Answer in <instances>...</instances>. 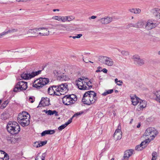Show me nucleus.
I'll return each instance as SVG.
<instances>
[{
  "mask_svg": "<svg viewBox=\"0 0 160 160\" xmlns=\"http://www.w3.org/2000/svg\"><path fill=\"white\" fill-rule=\"evenodd\" d=\"M30 116L26 112L19 113L18 117V122L23 127L28 126L30 124Z\"/></svg>",
  "mask_w": 160,
  "mask_h": 160,
  "instance_id": "f257e3e1",
  "label": "nucleus"
},
{
  "mask_svg": "<svg viewBox=\"0 0 160 160\" xmlns=\"http://www.w3.org/2000/svg\"><path fill=\"white\" fill-rule=\"evenodd\" d=\"M7 129L12 134L18 133L20 129L19 125L15 122H9L7 125Z\"/></svg>",
  "mask_w": 160,
  "mask_h": 160,
  "instance_id": "f03ea898",
  "label": "nucleus"
},
{
  "mask_svg": "<svg viewBox=\"0 0 160 160\" xmlns=\"http://www.w3.org/2000/svg\"><path fill=\"white\" fill-rule=\"evenodd\" d=\"M49 82L48 78H40L36 79L33 83L32 86L37 89H40Z\"/></svg>",
  "mask_w": 160,
  "mask_h": 160,
  "instance_id": "7ed1b4c3",
  "label": "nucleus"
},
{
  "mask_svg": "<svg viewBox=\"0 0 160 160\" xmlns=\"http://www.w3.org/2000/svg\"><path fill=\"white\" fill-rule=\"evenodd\" d=\"M158 134V132L153 128L149 127L147 128L144 133V137H148L151 140L154 139Z\"/></svg>",
  "mask_w": 160,
  "mask_h": 160,
  "instance_id": "20e7f679",
  "label": "nucleus"
},
{
  "mask_svg": "<svg viewBox=\"0 0 160 160\" xmlns=\"http://www.w3.org/2000/svg\"><path fill=\"white\" fill-rule=\"evenodd\" d=\"M55 87V90H57L56 95L60 96L61 95H64L67 92L68 90V85L67 83H62L60 84L56 85Z\"/></svg>",
  "mask_w": 160,
  "mask_h": 160,
  "instance_id": "39448f33",
  "label": "nucleus"
},
{
  "mask_svg": "<svg viewBox=\"0 0 160 160\" xmlns=\"http://www.w3.org/2000/svg\"><path fill=\"white\" fill-rule=\"evenodd\" d=\"M98 59L100 62L108 66H112L114 63L113 60L109 57L99 56Z\"/></svg>",
  "mask_w": 160,
  "mask_h": 160,
  "instance_id": "423d86ee",
  "label": "nucleus"
},
{
  "mask_svg": "<svg viewBox=\"0 0 160 160\" xmlns=\"http://www.w3.org/2000/svg\"><path fill=\"white\" fill-rule=\"evenodd\" d=\"M41 72L42 70H38L36 72H33L29 73L26 71L21 74V77L24 79H29L41 73Z\"/></svg>",
  "mask_w": 160,
  "mask_h": 160,
  "instance_id": "0eeeda50",
  "label": "nucleus"
},
{
  "mask_svg": "<svg viewBox=\"0 0 160 160\" xmlns=\"http://www.w3.org/2000/svg\"><path fill=\"white\" fill-rule=\"evenodd\" d=\"M27 82L24 81H20L15 85L13 90L14 92H17L25 90L27 88Z\"/></svg>",
  "mask_w": 160,
  "mask_h": 160,
  "instance_id": "6e6552de",
  "label": "nucleus"
},
{
  "mask_svg": "<svg viewBox=\"0 0 160 160\" xmlns=\"http://www.w3.org/2000/svg\"><path fill=\"white\" fill-rule=\"evenodd\" d=\"M158 25L156 21L149 20L147 22L145 28L147 30H149L155 28Z\"/></svg>",
  "mask_w": 160,
  "mask_h": 160,
  "instance_id": "1a4fd4ad",
  "label": "nucleus"
},
{
  "mask_svg": "<svg viewBox=\"0 0 160 160\" xmlns=\"http://www.w3.org/2000/svg\"><path fill=\"white\" fill-rule=\"evenodd\" d=\"M76 83L79 89L82 90L87 89L86 86V82L84 79L79 78L78 81H76Z\"/></svg>",
  "mask_w": 160,
  "mask_h": 160,
  "instance_id": "9d476101",
  "label": "nucleus"
},
{
  "mask_svg": "<svg viewBox=\"0 0 160 160\" xmlns=\"http://www.w3.org/2000/svg\"><path fill=\"white\" fill-rule=\"evenodd\" d=\"M88 93L89 98L91 101V104L94 103L97 99V97L96 96V93L94 91H88Z\"/></svg>",
  "mask_w": 160,
  "mask_h": 160,
  "instance_id": "9b49d317",
  "label": "nucleus"
},
{
  "mask_svg": "<svg viewBox=\"0 0 160 160\" xmlns=\"http://www.w3.org/2000/svg\"><path fill=\"white\" fill-rule=\"evenodd\" d=\"M38 35L39 34L40 36H47L49 34V31L47 28H38Z\"/></svg>",
  "mask_w": 160,
  "mask_h": 160,
  "instance_id": "f8f14e48",
  "label": "nucleus"
},
{
  "mask_svg": "<svg viewBox=\"0 0 160 160\" xmlns=\"http://www.w3.org/2000/svg\"><path fill=\"white\" fill-rule=\"evenodd\" d=\"M49 104V99L48 98H42L37 107L48 106Z\"/></svg>",
  "mask_w": 160,
  "mask_h": 160,
  "instance_id": "ddd939ff",
  "label": "nucleus"
},
{
  "mask_svg": "<svg viewBox=\"0 0 160 160\" xmlns=\"http://www.w3.org/2000/svg\"><path fill=\"white\" fill-rule=\"evenodd\" d=\"M82 102L84 104L88 105H90L91 104V101L89 94L88 92H86L83 95V98L82 99Z\"/></svg>",
  "mask_w": 160,
  "mask_h": 160,
  "instance_id": "4468645a",
  "label": "nucleus"
},
{
  "mask_svg": "<svg viewBox=\"0 0 160 160\" xmlns=\"http://www.w3.org/2000/svg\"><path fill=\"white\" fill-rule=\"evenodd\" d=\"M54 73L59 78L58 79L61 81L67 80L69 79L68 77L64 75L63 73H61L59 71H55Z\"/></svg>",
  "mask_w": 160,
  "mask_h": 160,
  "instance_id": "2eb2a0df",
  "label": "nucleus"
},
{
  "mask_svg": "<svg viewBox=\"0 0 160 160\" xmlns=\"http://www.w3.org/2000/svg\"><path fill=\"white\" fill-rule=\"evenodd\" d=\"M113 137L116 140L120 139L122 137V132L121 130L118 128L117 129L114 134Z\"/></svg>",
  "mask_w": 160,
  "mask_h": 160,
  "instance_id": "dca6fc26",
  "label": "nucleus"
},
{
  "mask_svg": "<svg viewBox=\"0 0 160 160\" xmlns=\"http://www.w3.org/2000/svg\"><path fill=\"white\" fill-rule=\"evenodd\" d=\"M68 95L65 96L62 98L63 103L65 105H67L74 103L71 100L70 98L68 97Z\"/></svg>",
  "mask_w": 160,
  "mask_h": 160,
  "instance_id": "f3484780",
  "label": "nucleus"
},
{
  "mask_svg": "<svg viewBox=\"0 0 160 160\" xmlns=\"http://www.w3.org/2000/svg\"><path fill=\"white\" fill-rule=\"evenodd\" d=\"M133 59L134 60V63L135 64L141 66L144 63V61L140 58L138 56L133 57Z\"/></svg>",
  "mask_w": 160,
  "mask_h": 160,
  "instance_id": "a211bd4d",
  "label": "nucleus"
},
{
  "mask_svg": "<svg viewBox=\"0 0 160 160\" xmlns=\"http://www.w3.org/2000/svg\"><path fill=\"white\" fill-rule=\"evenodd\" d=\"M112 20V18L107 17L106 18H100L98 20V21L100 22L102 24H107L111 22Z\"/></svg>",
  "mask_w": 160,
  "mask_h": 160,
  "instance_id": "6ab92c4d",
  "label": "nucleus"
},
{
  "mask_svg": "<svg viewBox=\"0 0 160 160\" xmlns=\"http://www.w3.org/2000/svg\"><path fill=\"white\" fill-rule=\"evenodd\" d=\"M55 87H56V85H53L51 87L49 88L48 89V92L49 94L50 95H56V92L57 90H55Z\"/></svg>",
  "mask_w": 160,
  "mask_h": 160,
  "instance_id": "aec40b11",
  "label": "nucleus"
},
{
  "mask_svg": "<svg viewBox=\"0 0 160 160\" xmlns=\"http://www.w3.org/2000/svg\"><path fill=\"white\" fill-rule=\"evenodd\" d=\"M152 11L156 18L160 19V8H155L152 9Z\"/></svg>",
  "mask_w": 160,
  "mask_h": 160,
  "instance_id": "412c9836",
  "label": "nucleus"
},
{
  "mask_svg": "<svg viewBox=\"0 0 160 160\" xmlns=\"http://www.w3.org/2000/svg\"><path fill=\"white\" fill-rule=\"evenodd\" d=\"M8 154L5 152L0 150V160H8Z\"/></svg>",
  "mask_w": 160,
  "mask_h": 160,
  "instance_id": "4be33fe9",
  "label": "nucleus"
},
{
  "mask_svg": "<svg viewBox=\"0 0 160 160\" xmlns=\"http://www.w3.org/2000/svg\"><path fill=\"white\" fill-rule=\"evenodd\" d=\"M133 152L134 150L132 149H129L125 151L123 156L124 158L128 160V158L133 154Z\"/></svg>",
  "mask_w": 160,
  "mask_h": 160,
  "instance_id": "5701e85b",
  "label": "nucleus"
},
{
  "mask_svg": "<svg viewBox=\"0 0 160 160\" xmlns=\"http://www.w3.org/2000/svg\"><path fill=\"white\" fill-rule=\"evenodd\" d=\"M132 104L134 106L137 105L140 100V99L137 97L136 95H134L131 98Z\"/></svg>",
  "mask_w": 160,
  "mask_h": 160,
  "instance_id": "b1692460",
  "label": "nucleus"
},
{
  "mask_svg": "<svg viewBox=\"0 0 160 160\" xmlns=\"http://www.w3.org/2000/svg\"><path fill=\"white\" fill-rule=\"evenodd\" d=\"M27 33L32 35L33 36H38V28L29 29L27 31Z\"/></svg>",
  "mask_w": 160,
  "mask_h": 160,
  "instance_id": "393cba45",
  "label": "nucleus"
},
{
  "mask_svg": "<svg viewBox=\"0 0 160 160\" xmlns=\"http://www.w3.org/2000/svg\"><path fill=\"white\" fill-rule=\"evenodd\" d=\"M46 155V153H39L37 155L35 160H45Z\"/></svg>",
  "mask_w": 160,
  "mask_h": 160,
  "instance_id": "a878e982",
  "label": "nucleus"
},
{
  "mask_svg": "<svg viewBox=\"0 0 160 160\" xmlns=\"http://www.w3.org/2000/svg\"><path fill=\"white\" fill-rule=\"evenodd\" d=\"M72 122V118H70L67 122H66L64 124H62L59 126L58 129L59 130H61L64 129L68 125L71 123Z\"/></svg>",
  "mask_w": 160,
  "mask_h": 160,
  "instance_id": "bb28decb",
  "label": "nucleus"
},
{
  "mask_svg": "<svg viewBox=\"0 0 160 160\" xmlns=\"http://www.w3.org/2000/svg\"><path fill=\"white\" fill-rule=\"evenodd\" d=\"M55 132V131L52 130H45L42 132L41 133V136H44L47 134H53Z\"/></svg>",
  "mask_w": 160,
  "mask_h": 160,
  "instance_id": "cd10ccee",
  "label": "nucleus"
},
{
  "mask_svg": "<svg viewBox=\"0 0 160 160\" xmlns=\"http://www.w3.org/2000/svg\"><path fill=\"white\" fill-rule=\"evenodd\" d=\"M147 138V139H146L145 140L142 142L140 144V145L142 146L143 149L147 146L148 144L151 141L150 139L148 138V137Z\"/></svg>",
  "mask_w": 160,
  "mask_h": 160,
  "instance_id": "c85d7f7f",
  "label": "nucleus"
},
{
  "mask_svg": "<svg viewBox=\"0 0 160 160\" xmlns=\"http://www.w3.org/2000/svg\"><path fill=\"white\" fill-rule=\"evenodd\" d=\"M139 102L140 104L139 105V108L140 109H143L146 107L147 104V102L145 100H141L140 99Z\"/></svg>",
  "mask_w": 160,
  "mask_h": 160,
  "instance_id": "c756f323",
  "label": "nucleus"
},
{
  "mask_svg": "<svg viewBox=\"0 0 160 160\" xmlns=\"http://www.w3.org/2000/svg\"><path fill=\"white\" fill-rule=\"evenodd\" d=\"M46 113H47L48 115H51L55 114V116H58V112L55 110L52 111L51 110H49L46 112Z\"/></svg>",
  "mask_w": 160,
  "mask_h": 160,
  "instance_id": "7c9ffc66",
  "label": "nucleus"
},
{
  "mask_svg": "<svg viewBox=\"0 0 160 160\" xmlns=\"http://www.w3.org/2000/svg\"><path fill=\"white\" fill-rule=\"evenodd\" d=\"M155 95L156 96V101L160 103V91L156 92L155 93Z\"/></svg>",
  "mask_w": 160,
  "mask_h": 160,
  "instance_id": "2f4dec72",
  "label": "nucleus"
},
{
  "mask_svg": "<svg viewBox=\"0 0 160 160\" xmlns=\"http://www.w3.org/2000/svg\"><path fill=\"white\" fill-rule=\"evenodd\" d=\"M68 97L70 98L71 100L73 103L77 100V97L74 94L69 95Z\"/></svg>",
  "mask_w": 160,
  "mask_h": 160,
  "instance_id": "473e14b6",
  "label": "nucleus"
},
{
  "mask_svg": "<svg viewBox=\"0 0 160 160\" xmlns=\"http://www.w3.org/2000/svg\"><path fill=\"white\" fill-rule=\"evenodd\" d=\"M58 29L59 30L65 31L66 30V27L65 25L59 24L58 25Z\"/></svg>",
  "mask_w": 160,
  "mask_h": 160,
  "instance_id": "72a5a7b5",
  "label": "nucleus"
},
{
  "mask_svg": "<svg viewBox=\"0 0 160 160\" xmlns=\"http://www.w3.org/2000/svg\"><path fill=\"white\" fill-rule=\"evenodd\" d=\"M18 31V29L16 28H11L7 31L8 34L9 33L14 32Z\"/></svg>",
  "mask_w": 160,
  "mask_h": 160,
  "instance_id": "f704fd0d",
  "label": "nucleus"
},
{
  "mask_svg": "<svg viewBox=\"0 0 160 160\" xmlns=\"http://www.w3.org/2000/svg\"><path fill=\"white\" fill-rule=\"evenodd\" d=\"M113 92V90L109 89L107 90V91L104 92L102 94V95L103 96H106L107 94L111 93Z\"/></svg>",
  "mask_w": 160,
  "mask_h": 160,
  "instance_id": "c9c22d12",
  "label": "nucleus"
},
{
  "mask_svg": "<svg viewBox=\"0 0 160 160\" xmlns=\"http://www.w3.org/2000/svg\"><path fill=\"white\" fill-rule=\"evenodd\" d=\"M86 86L87 88V89H88L92 87V83L90 81L86 82Z\"/></svg>",
  "mask_w": 160,
  "mask_h": 160,
  "instance_id": "e433bc0d",
  "label": "nucleus"
},
{
  "mask_svg": "<svg viewBox=\"0 0 160 160\" xmlns=\"http://www.w3.org/2000/svg\"><path fill=\"white\" fill-rule=\"evenodd\" d=\"M115 82L117 84L118 86H121L122 84V82L121 80H118V79L117 78H115Z\"/></svg>",
  "mask_w": 160,
  "mask_h": 160,
  "instance_id": "4c0bfd02",
  "label": "nucleus"
},
{
  "mask_svg": "<svg viewBox=\"0 0 160 160\" xmlns=\"http://www.w3.org/2000/svg\"><path fill=\"white\" fill-rule=\"evenodd\" d=\"M152 160H155L157 158V153L156 152H153L152 153Z\"/></svg>",
  "mask_w": 160,
  "mask_h": 160,
  "instance_id": "58836bf2",
  "label": "nucleus"
},
{
  "mask_svg": "<svg viewBox=\"0 0 160 160\" xmlns=\"http://www.w3.org/2000/svg\"><path fill=\"white\" fill-rule=\"evenodd\" d=\"M68 19V18L67 16L61 17V21L62 22H65L67 21Z\"/></svg>",
  "mask_w": 160,
  "mask_h": 160,
  "instance_id": "ea45409f",
  "label": "nucleus"
},
{
  "mask_svg": "<svg viewBox=\"0 0 160 160\" xmlns=\"http://www.w3.org/2000/svg\"><path fill=\"white\" fill-rule=\"evenodd\" d=\"M61 17L60 16H55L52 17V18L53 19L58 20V21H61Z\"/></svg>",
  "mask_w": 160,
  "mask_h": 160,
  "instance_id": "a19ab883",
  "label": "nucleus"
},
{
  "mask_svg": "<svg viewBox=\"0 0 160 160\" xmlns=\"http://www.w3.org/2000/svg\"><path fill=\"white\" fill-rule=\"evenodd\" d=\"M143 148L140 145V144L139 145L135 147V149L138 151H141Z\"/></svg>",
  "mask_w": 160,
  "mask_h": 160,
  "instance_id": "79ce46f5",
  "label": "nucleus"
},
{
  "mask_svg": "<svg viewBox=\"0 0 160 160\" xmlns=\"http://www.w3.org/2000/svg\"><path fill=\"white\" fill-rule=\"evenodd\" d=\"M83 113V112L82 111L78 112L76 113L71 118H72V119L73 117H77L78 116L80 115H81Z\"/></svg>",
  "mask_w": 160,
  "mask_h": 160,
  "instance_id": "37998d69",
  "label": "nucleus"
},
{
  "mask_svg": "<svg viewBox=\"0 0 160 160\" xmlns=\"http://www.w3.org/2000/svg\"><path fill=\"white\" fill-rule=\"evenodd\" d=\"M40 143L39 142H36L34 143L33 146L36 148H38L40 147Z\"/></svg>",
  "mask_w": 160,
  "mask_h": 160,
  "instance_id": "c03bdc74",
  "label": "nucleus"
},
{
  "mask_svg": "<svg viewBox=\"0 0 160 160\" xmlns=\"http://www.w3.org/2000/svg\"><path fill=\"white\" fill-rule=\"evenodd\" d=\"M121 53L122 55L124 56H127L129 55L128 52L125 51H122Z\"/></svg>",
  "mask_w": 160,
  "mask_h": 160,
  "instance_id": "a18cd8bd",
  "label": "nucleus"
},
{
  "mask_svg": "<svg viewBox=\"0 0 160 160\" xmlns=\"http://www.w3.org/2000/svg\"><path fill=\"white\" fill-rule=\"evenodd\" d=\"M14 138H10V137H7V140L8 141L10 142H11V143H12V141L14 140Z\"/></svg>",
  "mask_w": 160,
  "mask_h": 160,
  "instance_id": "49530a36",
  "label": "nucleus"
},
{
  "mask_svg": "<svg viewBox=\"0 0 160 160\" xmlns=\"http://www.w3.org/2000/svg\"><path fill=\"white\" fill-rule=\"evenodd\" d=\"M47 143V141H42L40 142H39V143H40V147L42 146L43 145H45Z\"/></svg>",
  "mask_w": 160,
  "mask_h": 160,
  "instance_id": "de8ad7c7",
  "label": "nucleus"
},
{
  "mask_svg": "<svg viewBox=\"0 0 160 160\" xmlns=\"http://www.w3.org/2000/svg\"><path fill=\"white\" fill-rule=\"evenodd\" d=\"M8 101H4V102H3L2 104V107L3 108H5L6 106L8 104Z\"/></svg>",
  "mask_w": 160,
  "mask_h": 160,
  "instance_id": "09e8293b",
  "label": "nucleus"
},
{
  "mask_svg": "<svg viewBox=\"0 0 160 160\" xmlns=\"http://www.w3.org/2000/svg\"><path fill=\"white\" fill-rule=\"evenodd\" d=\"M136 8H132L129 10V11L131 12L136 14Z\"/></svg>",
  "mask_w": 160,
  "mask_h": 160,
  "instance_id": "8fccbe9b",
  "label": "nucleus"
},
{
  "mask_svg": "<svg viewBox=\"0 0 160 160\" xmlns=\"http://www.w3.org/2000/svg\"><path fill=\"white\" fill-rule=\"evenodd\" d=\"M2 37L3 36L6 35L8 34L7 31L6 32H2V33H0Z\"/></svg>",
  "mask_w": 160,
  "mask_h": 160,
  "instance_id": "3c124183",
  "label": "nucleus"
},
{
  "mask_svg": "<svg viewBox=\"0 0 160 160\" xmlns=\"http://www.w3.org/2000/svg\"><path fill=\"white\" fill-rule=\"evenodd\" d=\"M29 101L31 103H32L34 101V98L33 99L32 97H30L29 98Z\"/></svg>",
  "mask_w": 160,
  "mask_h": 160,
  "instance_id": "603ef678",
  "label": "nucleus"
},
{
  "mask_svg": "<svg viewBox=\"0 0 160 160\" xmlns=\"http://www.w3.org/2000/svg\"><path fill=\"white\" fill-rule=\"evenodd\" d=\"M102 68L100 67H98V69L96 70V72H101L100 70L102 69Z\"/></svg>",
  "mask_w": 160,
  "mask_h": 160,
  "instance_id": "864d4df0",
  "label": "nucleus"
},
{
  "mask_svg": "<svg viewBox=\"0 0 160 160\" xmlns=\"http://www.w3.org/2000/svg\"><path fill=\"white\" fill-rule=\"evenodd\" d=\"M136 14L139 13L141 11L140 9L139 8H136Z\"/></svg>",
  "mask_w": 160,
  "mask_h": 160,
  "instance_id": "5fc2aeb1",
  "label": "nucleus"
},
{
  "mask_svg": "<svg viewBox=\"0 0 160 160\" xmlns=\"http://www.w3.org/2000/svg\"><path fill=\"white\" fill-rule=\"evenodd\" d=\"M102 71L104 73H107L108 72V70L106 68H103L102 70Z\"/></svg>",
  "mask_w": 160,
  "mask_h": 160,
  "instance_id": "6e6d98bb",
  "label": "nucleus"
},
{
  "mask_svg": "<svg viewBox=\"0 0 160 160\" xmlns=\"http://www.w3.org/2000/svg\"><path fill=\"white\" fill-rule=\"evenodd\" d=\"M82 36V34H79L77 35L76 36V38H80Z\"/></svg>",
  "mask_w": 160,
  "mask_h": 160,
  "instance_id": "4d7b16f0",
  "label": "nucleus"
},
{
  "mask_svg": "<svg viewBox=\"0 0 160 160\" xmlns=\"http://www.w3.org/2000/svg\"><path fill=\"white\" fill-rule=\"evenodd\" d=\"M68 20H67V21H71L73 19V18L72 17V18H71L69 16H68Z\"/></svg>",
  "mask_w": 160,
  "mask_h": 160,
  "instance_id": "13d9d810",
  "label": "nucleus"
},
{
  "mask_svg": "<svg viewBox=\"0 0 160 160\" xmlns=\"http://www.w3.org/2000/svg\"><path fill=\"white\" fill-rule=\"evenodd\" d=\"M96 16H92L91 17H90V18L91 19H95V18H96Z\"/></svg>",
  "mask_w": 160,
  "mask_h": 160,
  "instance_id": "bf43d9fd",
  "label": "nucleus"
},
{
  "mask_svg": "<svg viewBox=\"0 0 160 160\" xmlns=\"http://www.w3.org/2000/svg\"><path fill=\"white\" fill-rule=\"evenodd\" d=\"M83 60L84 61V62H85L86 63H87L89 62V61L88 60H85V61L83 58Z\"/></svg>",
  "mask_w": 160,
  "mask_h": 160,
  "instance_id": "052dcab7",
  "label": "nucleus"
},
{
  "mask_svg": "<svg viewBox=\"0 0 160 160\" xmlns=\"http://www.w3.org/2000/svg\"><path fill=\"white\" fill-rule=\"evenodd\" d=\"M53 11L54 12H56V11H59V9H54L53 10Z\"/></svg>",
  "mask_w": 160,
  "mask_h": 160,
  "instance_id": "680f3d73",
  "label": "nucleus"
},
{
  "mask_svg": "<svg viewBox=\"0 0 160 160\" xmlns=\"http://www.w3.org/2000/svg\"><path fill=\"white\" fill-rule=\"evenodd\" d=\"M70 38H72L73 39H75V38H76V36H70L69 37Z\"/></svg>",
  "mask_w": 160,
  "mask_h": 160,
  "instance_id": "e2e57ef3",
  "label": "nucleus"
},
{
  "mask_svg": "<svg viewBox=\"0 0 160 160\" xmlns=\"http://www.w3.org/2000/svg\"><path fill=\"white\" fill-rule=\"evenodd\" d=\"M142 22H138V23H137V26H138L140 24L141 25L142 24Z\"/></svg>",
  "mask_w": 160,
  "mask_h": 160,
  "instance_id": "0e129e2a",
  "label": "nucleus"
},
{
  "mask_svg": "<svg viewBox=\"0 0 160 160\" xmlns=\"http://www.w3.org/2000/svg\"><path fill=\"white\" fill-rule=\"evenodd\" d=\"M140 126H141L140 124L139 123L137 126V128H139L140 127Z\"/></svg>",
  "mask_w": 160,
  "mask_h": 160,
  "instance_id": "69168bd1",
  "label": "nucleus"
},
{
  "mask_svg": "<svg viewBox=\"0 0 160 160\" xmlns=\"http://www.w3.org/2000/svg\"><path fill=\"white\" fill-rule=\"evenodd\" d=\"M18 2H21V1H22L21 0H16Z\"/></svg>",
  "mask_w": 160,
  "mask_h": 160,
  "instance_id": "338daca9",
  "label": "nucleus"
},
{
  "mask_svg": "<svg viewBox=\"0 0 160 160\" xmlns=\"http://www.w3.org/2000/svg\"><path fill=\"white\" fill-rule=\"evenodd\" d=\"M89 62H90V63H93V62H92V61H89Z\"/></svg>",
  "mask_w": 160,
  "mask_h": 160,
  "instance_id": "774afa93",
  "label": "nucleus"
}]
</instances>
